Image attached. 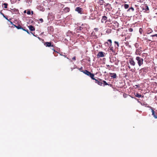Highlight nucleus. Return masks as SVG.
<instances>
[{"label":"nucleus","mask_w":157,"mask_h":157,"mask_svg":"<svg viewBox=\"0 0 157 157\" xmlns=\"http://www.w3.org/2000/svg\"><path fill=\"white\" fill-rule=\"evenodd\" d=\"M83 72L86 75L90 76L92 79L95 80L96 82L98 84V80L94 78V75L93 74L91 73L90 72L87 70H85Z\"/></svg>","instance_id":"obj_1"},{"label":"nucleus","mask_w":157,"mask_h":157,"mask_svg":"<svg viewBox=\"0 0 157 157\" xmlns=\"http://www.w3.org/2000/svg\"><path fill=\"white\" fill-rule=\"evenodd\" d=\"M136 59L137 61V63L139 67L141 66L143 64L144 59L139 56H137Z\"/></svg>","instance_id":"obj_2"},{"label":"nucleus","mask_w":157,"mask_h":157,"mask_svg":"<svg viewBox=\"0 0 157 157\" xmlns=\"http://www.w3.org/2000/svg\"><path fill=\"white\" fill-rule=\"evenodd\" d=\"M99 85L103 86L107 85L110 86H112V85L111 84H108L105 81L99 78Z\"/></svg>","instance_id":"obj_3"},{"label":"nucleus","mask_w":157,"mask_h":157,"mask_svg":"<svg viewBox=\"0 0 157 157\" xmlns=\"http://www.w3.org/2000/svg\"><path fill=\"white\" fill-rule=\"evenodd\" d=\"M75 11L80 14H82L83 13L82 8L80 7H77L75 9Z\"/></svg>","instance_id":"obj_4"},{"label":"nucleus","mask_w":157,"mask_h":157,"mask_svg":"<svg viewBox=\"0 0 157 157\" xmlns=\"http://www.w3.org/2000/svg\"><path fill=\"white\" fill-rule=\"evenodd\" d=\"M140 72H143L144 73H146L148 71V68L147 67H145L143 68H141L140 70Z\"/></svg>","instance_id":"obj_5"},{"label":"nucleus","mask_w":157,"mask_h":157,"mask_svg":"<svg viewBox=\"0 0 157 157\" xmlns=\"http://www.w3.org/2000/svg\"><path fill=\"white\" fill-rule=\"evenodd\" d=\"M129 63L132 66H135L136 65V63L133 58H130L129 59Z\"/></svg>","instance_id":"obj_6"},{"label":"nucleus","mask_w":157,"mask_h":157,"mask_svg":"<svg viewBox=\"0 0 157 157\" xmlns=\"http://www.w3.org/2000/svg\"><path fill=\"white\" fill-rule=\"evenodd\" d=\"M109 48H108L109 50L111 51L113 53H115L116 52V48H114L112 46L110 45L109 46Z\"/></svg>","instance_id":"obj_7"},{"label":"nucleus","mask_w":157,"mask_h":157,"mask_svg":"<svg viewBox=\"0 0 157 157\" xmlns=\"http://www.w3.org/2000/svg\"><path fill=\"white\" fill-rule=\"evenodd\" d=\"M44 45L46 47H54L53 44H52L51 42H46L44 44Z\"/></svg>","instance_id":"obj_8"},{"label":"nucleus","mask_w":157,"mask_h":157,"mask_svg":"<svg viewBox=\"0 0 157 157\" xmlns=\"http://www.w3.org/2000/svg\"><path fill=\"white\" fill-rule=\"evenodd\" d=\"M109 75L111 78H116L117 77L116 74L115 73H109Z\"/></svg>","instance_id":"obj_9"},{"label":"nucleus","mask_w":157,"mask_h":157,"mask_svg":"<svg viewBox=\"0 0 157 157\" xmlns=\"http://www.w3.org/2000/svg\"><path fill=\"white\" fill-rule=\"evenodd\" d=\"M107 17L105 16H103L101 20V22L102 23H105L106 22V20Z\"/></svg>","instance_id":"obj_10"},{"label":"nucleus","mask_w":157,"mask_h":157,"mask_svg":"<svg viewBox=\"0 0 157 157\" xmlns=\"http://www.w3.org/2000/svg\"><path fill=\"white\" fill-rule=\"evenodd\" d=\"M112 40L110 39H109L107 40V42L105 43V44H107L109 46L112 45Z\"/></svg>","instance_id":"obj_11"},{"label":"nucleus","mask_w":157,"mask_h":157,"mask_svg":"<svg viewBox=\"0 0 157 157\" xmlns=\"http://www.w3.org/2000/svg\"><path fill=\"white\" fill-rule=\"evenodd\" d=\"M143 9L145 10V12H147L149 10V8L147 4H145L144 5V8Z\"/></svg>","instance_id":"obj_12"},{"label":"nucleus","mask_w":157,"mask_h":157,"mask_svg":"<svg viewBox=\"0 0 157 157\" xmlns=\"http://www.w3.org/2000/svg\"><path fill=\"white\" fill-rule=\"evenodd\" d=\"M11 12L13 14V13L17 14L18 13V10L17 9H13L12 10Z\"/></svg>","instance_id":"obj_13"},{"label":"nucleus","mask_w":157,"mask_h":157,"mask_svg":"<svg viewBox=\"0 0 157 157\" xmlns=\"http://www.w3.org/2000/svg\"><path fill=\"white\" fill-rule=\"evenodd\" d=\"M13 25L14 26V27L18 29H22V30L24 28L22 27V26L21 25H19L18 26H16L15 25Z\"/></svg>","instance_id":"obj_14"},{"label":"nucleus","mask_w":157,"mask_h":157,"mask_svg":"<svg viewBox=\"0 0 157 157\" xmlns=\"http://www.w3.org/2000/svg\"><path fill=\"white\" fill-rule=\"evenodd\" d=\"M104 53L102 52H99V57H103L104 56Z\"/></svg>","instance_id":"obj_15"},{"label":"nucleus","mask_w":157,"mask_h":157,"mask_svg":"<svg viewBox=\"0 0 157 157\" xmlns=\"http://www.w3.org/2000/svg\"><path fill=\"white\" fill-rule=\"evenodd\" d=\"M152 30L150 28H148L147 29L146 32L147 34H150L152 32Z\"/></svg>","instance_id":"obj_16"},{"label":"nucleus","mask_w":157,"mask_h":157,"mask_svg":"<svg viewBox=\"0 0 157 157\" xmlns=\"http://www.w3.org/2000/svg\"><path fill=\"white\" fill-rule=\"evenodd\" d=\"M29 29L31 31H33L35 30V28L32 25H30L29 26Z\"/></svg>","instance_id":"obj_17"},{"label":"nucleus","mask_w":157,"mask_h":157,"mask_svg":"<svg viewBox=\"0 0 157 157\" xmlns=\"http://www.w3.org/2000/svg\"><path fill=\"white\" fill-rule=\"evenodd\" d=\"M64 10L65 12H68L70 10V9L69 8H65L64 9Z\"/></svg>","instance_id":"obj_18"},{"label":"nucleus","mask_w":157,"mask_h":157,"mask_svg":"<svg viewBox=\"0 0 157 157\" xmlns=\"http://www.w3.org/2000/svg\"><path fill=\"white\" fill-rule=\"evenodd\" d=\"M134 10V8L132 7H131L130 8L127 10V11L128 12H130L131 10L133 12Z\"/></svg>","instance_id":"obj_19"},{"label":"nucleus","mask_w":157,"mask_h":157,"mask_svg":"<svg viewBox=\"0 0 157 157\" xmlns=\"http://www.w3.org/2000/svg\"><path fill=\"white\" fill-rule=\"evenodd\" d=\"M148 55V54L147 53H144L142 54V56L144 58H146Z\"/></svg>","instance_id":"obj_20"},{"label":"nucleus","mask_w":157,"mask_h":157,"mask_svg":"<svg viewBox=\"0 0 157 157\" xmlns=\"http://www.w3.org/2000/svg\"><path fill=\"white\" fill-rule=\"evenodd\" d=\"M136 55H140V51L139 49H136Z\"/></svg>","instance_id":"obj_21"},{"label":"nucleus","mask_w":157,"mask_h":157,"mask_svg":"<svg viewBox=\"0 0 157 157\" xmlns=\"http://www.w3.org/2000/svg\"><path fill=\"white\" fill-rule=\"evenodd\" d=\"M124 8L126 9H128L129 7L128 5L127 4H124Z\"/></svg>","instance_id":"obj_22"},{"label":"nucleus","mask_w":157,"mask_h":157,"mask_svg":"<svg viewBox=\"0 0 157 157\" xmlns=\"http://www.w3.org/2000/svg\"><path fill=\"white\" fill-rule=\"evenodd\" d=\"M143 32V29L142 28H140L139 29V32L141 34H142Z\"/></svg>","instance_id":"obj_23"},{"label":"nucleus","mask_w":157,"mask_h":157,"mask_svg":"<svg viewBox=\"0 0 157 157\" xmlns=\"http://www.w3.org/2000/svg\"><path fill=\"white\" fill-rule=\"evenodd\" d=\"M136 96L138 98H140L141 97V94H140L138 93H137L136 95Z\"/></svg>","instance_id":"obj_24"},{"label":"nucleus","mask_w":157,"mask_h":157,"mask_svg":"<svg viewBox=\"0 0 157 157\" xmlns=\"http://www.w3.org/2000/svg\"><path fill=\"white\" fill-rule=\"evenodd\" d=\"M0 13L1 14H2L3 16V17L5 18L6 19H7L8 21H9V19L5 16L4 14L3 13H2L1 12Z\"/></svg>","instance_id":"obj_25"},{"label":"nucleus","mask_w":157,"mask_h":157,"mask_svg":"<svg viewBox=\"0 0 157 157\" xmlns=\"http://www.w3.org/2000/svg\"><path fill=\"white\" fill-rule=\"evenodd\" d=\"M3 5L4 6V8H7V5H8V4L7 3H4V4H3Z\"/></svg>","instance_id":"obj_26"},{"label":"nucleus","mask_w":157,"mask_h":157,"mask_svg":"<svg viewBox=\"0 0 157 157\" xmlns=\"http://www.w3.org/2000/svg\"><path fill=\"white\" fill-rule=\"evenodd\" d=\"M114 43L117 45V47L118 48V47L119 46V44L118 42H117L116 41H114Z\"/></svg>","instance_id":"obj_27"},{"label":"nucleus","mask_w":157,"mask_h":157,"mask_svg":"<svg viewBox=\"0 0 157 157\" xmlns=\"http://www.w3.org/2000/svg\"><path fill=\"white\" fill-rule=\"evenodd\" d=\"M23 30H24L25 31H26L27 33L29 34L30 33H29V30H28V29H25L24 28H23Z\"/></svg>","instance_id":"obj_28"},{"label":"nucleus","mask_w":157,"mask_h":157,"mask_svg":"<svg viewBox=\"0 0 157 157\" xmlns=\"http://www.w3.org/2000/svg\"><path fill=\"white\" fill-rule=\"evenodd\" d=\"M128 96V95L124 93L123 94V96L124 98H127Z\"/></svg>","instance_id":"obj_29"},{"label":"nucleus","mask_w":157,"mask_h":157,"mask_svg":"<svg viewBox=\"0 0 157 157\" xmlns=\"http://www.w3.org/2000/svg\"><path fill=\"white\" fill-rule=\"evenodd\" d=\"M135 46L136 48H138L139 44L138 43H136L135 44Z\"/></svg>","instance_id":"obj_30"},{"label":"nucleus","mask_w":157,"mask_h":157,"mask_svg":"<svg viewBox=\"0 0 157 157\" xmlns=\"http://www.w3.org/2000/svg\"><path fill=\"white\" fill-rule=\"evenodd\" d=\"M129 31L130 32H132L133 31V29L132 28H130L128 29Z\"/></svg>","instance_id":"obj_31"},{"label":"nucleus","mask_w":157,"mask_h":157,"mask_svg":"<svg viewBox=\"0 0 157 157\" xmlns=\"http://www.w3.org/2000/svg\"><path fill=\"white\" fill-rule=\"evenodd\" d=\"M79 70L80 71L83 72V71H82V67H81L79 69Z\"/></svg>","instance_id":"obj_32"},{"label":"nucleus","mask_w":157,"mask_h":157,"mask_svg":"<svg viewBox=\"0 0 157 157\" xmlns=\"http://www.w3.org/2000/svg\"><path fill=\"white\" fill-rule=\"evenodd\" d=\"M27 13L28 15H30L31 14V12L29 10L28 11Z\"/></svg>","instance_id":"obj_33"},{"label":"nucleus","mask_w":157,"mask_h":157,"mask_svg":"<svg viewBox=\"0 0 157 157\" xmlns=\"http://www.w3.org/2000/svg\"><path fill=\"white\" fill-rule=\"evenodd\" d=\"M100 2H102V3H101V4H100V5H103V3L104 2V0H101L100 1Z\"/></svg>","instance_id":"obj_34"},{"label":"nucleus","mask_w":157,"mask_h":157,"mask_svg":"<svg viewBox=\"0 0 157 157\" xmlns=\"http://www.w3.org/2000/svg\"><path fill=\"white\" fill-rule=\"evenodd\" d=\"M151 36L152 37L156 36L157 37V34H155L154 35H152Z\"/></svg>","instance_id":"obj_35"},{"label":"nucleus","mask_w":157,"mask_h":157,"mask_svg":"<svg viewBox=\"0 0 157 157\" xmlns=\"http://www.w3.org/2000/svg\"><path fill=\"white\" fill-rule=\"evenodd\" d=\"M152 115L155 118L156 117V116L155 114V112L152 113Z\"/></svg>","instance_id":"obj_36"},{"label":"nucleus","mask_w":157,"mask_h":157,"mask_svg":"<svg viewBox=\"0 0 157 157\" xmlns=\"http://www.w3.org/2000/svg\"><path fill=\"white\" fill-rule=\"evenodd\" d=\"M39 20L40 21V22H41V23L43 22V21H43V19H42V18H40V19H39Z\"/></svg>","instance_id":"obj_37"},{"label":"nucleus","mask_w":157,"mask_h":157,"mask_svg":"<svg viewBox=\"0 0 157 157\" xmlns=\"http://www.w3.org/2000/svg\"><path fill=\"white\" fill-rule=\"evenodd\" d=\"M72 59L73 60H76V57H75V56H74L73 58H72Z\"/></svg>","instance_id":"obj_38"},{"label":"nucleus","mask_w":157,"mask_h":157,"mask_svg":"<svg viewBox=\"0 0 157 157\" xmlns=\"http://www.w3.org/2000/svg\"><path fill=\"white\" fill-rule=\"evenodd\" d=\"M98 13V12L97 10H94V14H95L96 13L97 14Z\"/></svg>","instance_id":"obj_39"},{"label":"nucleus","mask_w":157,"mask_h":157,"mask_svg":"<svg viewBox=\"0 0 157 157\" xmlns=\"http://www.w3.org/2000/svg\"><path fill=\"white\" fill-rule=\"evenodd\" d=\"M151 112H152V113L155 112L153 109H151Z\"/></svg>","instance_id":"obj_40"},{"label":"nucleus","mask_w":157,"mask_h":157,"mask_svg":"<svg viewBox=\"0 0 157 157\" xmlns=\"http://www.w3.org/2000/svg\"><path fill=\"white\" fill-rule=\"evenodd\" d=\"M10 22L11 24L13 25H14L13 24L12 22L11 21H10Z\"/></svg>","instance_id":"obj_41"},{"label":"nucleus","mask_w":157,"mask_h":157,"mask_svg":"<svg viewBox=\"0 0 157 157\" xmlns=\"http://www.w3.org/2000/svg\"><path fill=\"white\" fill-rule=\"evenodd\" d=\"M95 17L96 18H98V15H97L96 16H95Z\"/></svg>","instance_id":"obj_42"},{"label":"nucleus","mask_w":157,"mask_h":157,"mask_svg":"<svg viewBox=\"0 0 157 157\" xmlns=\"http://www.w3.org/2000/svg\"><path fill=\"white\" fill-rule=\"evenodd\" d=\"M52 50H53L55 52H56L54 48H52Z\"/></svg>","instance_id":"obj_43"},{"label":"nucleus","mask_w":157,"mask_h":157,"mask_svg":"<svg viewBox=\"0 0 157 157\" xmlns=\"http://www.w3.org/2000/svg\"><path fill=\"white\" fill-rule=\"evenodd\" d=\"M102 2H100V1H99V4L100 3V4L101 3H102Z\"/></svg>","instance_id":"obj_44"},{"label":"nucleus","mask_w":157,"mask_h":157,"mask_svg":"<svg viewBox=\"0 0 157 157\" xmlns=\"http://www.w3.org/2000/svg\"><path fill=\"white\" fill-rule=\"evenodd\" d=\"M128 68L129 69H130L131 68V67H130L129 66H128Z\"/></svg>","instance_id":"obj_45"},{"label":"nucleus","mask_w":157,"mask_h":157,"mask_svg":"<svg viewBox=\"0 0 157 157\" xmlns=\"http://www.w3.org/2000/svg\"><path fill=\"white\" fill-rule=\"evenodd\" d=\"M31 33H32L33 35L34 36H35L33 34V33H32V32H31Z\"/></svg>","instance_id":"obj_46"},{"label":"nucleus","mask_w":157,"mask_h":157,"mask_svg":"<svg viewBox=\"0 0 157 157\" xmlns=\"http://www.w3.org/2000/svg\"><path fill=\"white\" fill-rule=\"evenodd\" d=\"M44 9L42 8V10L43 11L44 10Z\"/></svg>","instance_id":"obj_47"},{"label":"nucleus","mask_w":157,"mask_h":157,"mask_svg":"<svg viewBox=\"0 0 157 157\" xmlns=\"http://www.w3.org/2000/svg\"><path fill=\"white\" fill-rule=\"evenodd\" d=\"M99 70H100V73H101V72H100V69H99Z\"/></svg>","instance_id":"obj_48"},{"label":"nucleus","mask_w":157,"mask_h":157,"mask_svg":"<svg viewBox=\"0 0 157 157\" xmlns=\"http://www.w3.org/2000/svg\"><path fill=\"white\" fill-rule=\"evenodd\" d=\"M97 56L98 57V54L97 55Z\"/></svg>","instance_id":"obj_49"},{"label":"nucleus","mask_w":157,"mask_h":157,"mask_svg":"<svg viewBox=\"0 0 157 157\" xmlns=\"http://www.w3.org/2000/svg\"><path fill=\"white\" fill-rule=\"evenodd\" d=\"M25 12H26V10L24 11V13H25Z\"/></svg>","instance_id":"obj_50"},{"label":"nucleus","mask_w":157,"mask_h":157,"mask_svg":"<svg viewBox=\"0 0 157 157\" xmlns=\"http://www.w3.org/2000/svg\"><path fill=\"white\" fill-rule=\"evenodd\" d=\"M106 73V72H105H105H104V73Z\"/></svg>","instance_id":"obj_51"},{"label":"nucleus","mask_w":157,"mask_h":157,"mask_svg":"<svg viewBox=\"0 0 157 157\" xmlns=\"http://www.w3.org/2000/svg\"><path fill=\"white\" fill-rule=\"evenodd\" d=\"M32 14L33 13V11H32Z\"/></svg>","instance_id":"obj_52"}]
</instances>
